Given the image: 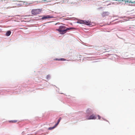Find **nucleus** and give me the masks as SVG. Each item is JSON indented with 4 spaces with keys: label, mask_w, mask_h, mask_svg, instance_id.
<instances>
[{
    "label": "nucleus",
    "mask_w": 135,
    "mask_h": 135,
    "mask_svg": "<svg viewBox=\"0 0 135 135\" xmlns=\"http://www.w3.org/2000/svg\"><path fill=\"white\" fill-rule=\"evenodd\" d=\"M84 24L87 25H91V23L89 21H84Z\"/></svg>",
    "instance_id": "1a4fd4ad"
},
{
    "label": "nucleus",
    "mask_w": 135,
    "mask_h": 135,
    "mask_svg": "<svg viewBox=\"0 0 135 135\" xmlns=\"http://www.w3.org/2000/svg\"><path fill=\"white\" fill-rule=\"evenodd\" d=\"M56 127V126H55V125L54 127H50L48 129L49 130H51L52 129H53L54 128H55Z\"/></svg>",
    "instance_id": "4468645a"
},
{
    "label": "nucleus",
    "mask_w": 135,
    "mask_h": 135,
    "mask_svg": "<svg viewBox=\"0 0 135 135\" xmlns=\"http://www.w3.org/2000/svg\"><path fill=\"white\" fill-rule=\"evenodd\" d=\"M109 14V13L108 12H103L102 16L103 17H104L108 16Z\"/></svg>",
    "instance_id": "423d86ee"
},
{
    "label": "nucleus",
    "mask_w": 135,
    "mask_h": 135,
    "mask_svg": "<svg viewBox=\"0 0 135 135\" xmlns=\"http://www.w3.org/2000/svg\"><path fill=\"white\" fill-rule=\"evenodd\" d=\"M54 60H59V61H65L66 60L64 59V58H61L60 59H54Z\"/></svg>",
    "instance_id": "f8f14e48"
},
{
    "label": "nucleus",
    "mask_w": 135,
    "mask_h": 135,
    "mask_svg": "<svg viewBox=\"0 0 135 135\" xmlns=\"http://www.w3.org/2000/svg\"><path fill=\"white\" fill-rule=\"evenodd\" d=\"M86 113L88 114H91L92 112V110L91 109L88 108L86 110Z\"/></svg>",
    "instance_id": "0eeeda50"
},
{
    "label": "nucleus",
    "mask_w": 135,
    "mask_h": 135,
    "mask_svg": "<svg viewBox=\"0 0 135 135\" xmlns=\"http://www.w3.org/2000/svg\"><path fill=\"white\" fill-rule=\"evenodd\" d=\"M84 21L81 20L78 22V23H84Z\"/></svg>",
    "instance_id": "dca6fc26"
},
{
    "label": "nucleus",
    "mask_w": 135,
    "mask_h": 135,
    "mask_svg": "<svg viewBox=\"0 0 135 135\" xmlns=\"http://www.w3.org/2000/svg\"><path fill=\"white\" fill-rule=\"evenodd\" d=\"M9 122L10 123H15L16 122H17V120H11V121H9Z\"/></svg>",
    "instance_id": "2eb2a0df"
},
{
    "label": "nucleus",
    "mask_w": 135,
    "mask_h": 135,
    "mask_svg": "<svg viewBox=\"0 0 135 135\" xmlns=\"http://www.w3.org/2000/svg\"><path fill=\"white\" fill-rule=\"evenodd\" d=\"M117 1H118L119 2V3H122L123 2H125V0H117Z\"/></svg>",
    "instance_id": "ddd939ff"
},
{
    "label": "nucleus",
    "mask_w": 135,
    "mask_h": 135,
    "mask_svg": "<svg viewBox=\"0 0 135 135\" xmlns=\"http://www.w3.org/2000/svg\"><path fill=\"white\" fill-rule=\"evenodd\" d=\"M133 3V4H135V1L134 2H132L130 0H127V1H126L125 0V3Z\"/></svg>",
    "instance_id": "6e6552de"
},
{
    "label": "nucleus",
    "mask_w": 135,
    "mask_h": 135,
    "mask_svg": "<svg viewBox=\"0 0 135 135\" xmlns=\"http://www.w3.org/2000/svg\"><path fill=\"white\" fill-rule=\"evenodd\" d=\"M96 118V116L95 115H94L93 114H92L89 117H86V119L88 120L95 119Z\"/></svg>",
    "instance_id": "7ed1b4c3"
},
{
    "label": "nucleus",
    "mask_w": 135,
    "mask_h": 135,
    "mask_svg": "<svg viewBox=\"0 0 135 135\" xmlns=\"http://www.w3.org/2000/svg\"><path fill=\"white\" fill-rule=\"evenodd\" d=\"M31 0H22L21 2L26 3L27 4H32Z\"/></svg>",
    "instance_id": "20e7f679"
},
{
    "label": "nucleus",
    "mask_w": 135,
    "mask_h": 135,
    "mask_svg": "<svg viewBox=\"0 0 135 135\" xmlns=\"http://www.w3.org/2000/svg\"><path fill=\"white\" fill-rule=\"evenodd\" d=\"M74 29L73 27L67 28L64 26L62 25L59 26V29H56V30L58 31L60 34L63 35L66 33L67 31Z\"/></svg>",
    "instance_id": "f257e3e1"
},
{
    "label": "nucleus",
    "mask_w": 135,
    "mask_h": 135,
    "mask_svg": "<svg viewBox=\"0 0 135 135\" xmlns=\"http://www.w3.org/2000/svg\"><path fill=\"white\" fill-rule=\"evenodd\" d=\"M11 33V32L10 31H7L6 33V35L7 36H9Z\"/></svg>",
    "instance_id": "9d476101"
},
{
    "label": "nucleus",
    "mask_w": 135,
    "mask_h": 135,
    "mask_svg": "<svg viewBox=\"0 0 135 135\" xmlns=\"http://www.w3.org/2000/svg\"><path fill=\"white\" fill-rule=\"evenodd\" d=\"M41 9H33L32 10L31 12L32 14L36 15L40 13L41 11Z\"/></svg>",
    "instance_id": "f03ea898"
},
{
    "label": "nucleus",
    "mask_w": 135,
    "mask_h": 135,
    "mask_svg": "<svg viewBox=\"0 0 135 135\" xmlns=\"http://www.w3.org/2000/svg\"><path fill=\"white\" fill-rule=\"evenodd\" d=\"M54 17L53 16L50 15L44 16L42 17V19L44 20L45 19L52 18Z\"/></svg>",
    "instance_id": "39448f33"
},
{
    "label": "nucleus",
    "mask_w": 135,
    "mask_h": 135,
    "mask_svg": "<svg viewBox=\"0 0 135 135\" xmlns=\"http://www.w3.org/2000/svg\"><path fill=\"white\" fill-rule=\"evenodd\" d=\"M61 117L59 118V119L58 120L57 122L55 125V126L56 127L57 126V125L59 123L60 120H61Z\"/></svg>",
    "instance_id": "9b49d317"
},
{
    "label": "nucleus",
    "mask_w": 135,
    "mask_h": 135,
    "mask_svg": "<svg viewBox=\"0 0 135 135\" xmlns=\"http://www.w3.org/2000/svg\"><path fill=\"white\" fill-rule=\"evenodd\" d=\"M50 77V76L49 75H47V78H49Z\"/></svg>",
    "instance_id": "a211bd4d"
},
{
    "label": "nucleus",
    "mask_w": 135,
    "mask_h": 135,
    "mask_svg": "<svg viewBox=\"0 0 135 135\" xmlns=\"http://www.w3.org/2000/svg\"><path fill=\"white\" fill-rule=\"evenodd\" d=\"M97 116L98 118V119H100V117L99 115H98Z\"/></svg>",
    "instance_id": "f3484780"
}]
</instances>
